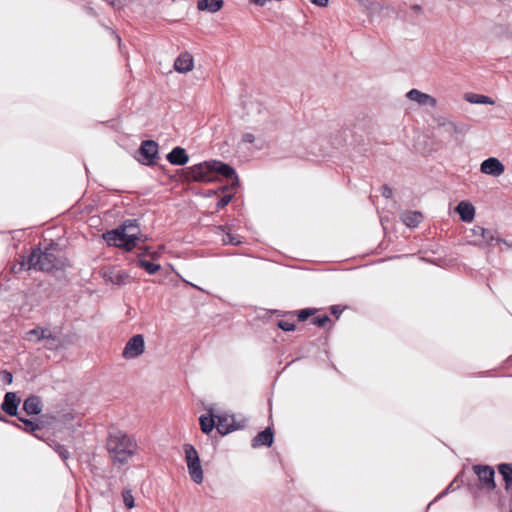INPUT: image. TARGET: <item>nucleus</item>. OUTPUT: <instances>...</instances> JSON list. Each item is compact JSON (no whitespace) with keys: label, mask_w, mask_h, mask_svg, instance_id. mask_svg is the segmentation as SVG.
Returning <instances> with one entry per match:
<instances>
[{"label":"nucleus","mask_w":512,"mask_h":512,"mask_svg":"<svg viewBox=\"0 0 512 512\" xmlns=\"http://www.w3.org/2000/svg\"><path fill=\"white\" fill-rule=\"evenodd\" d=\"M104 277L107 281H110L113 285H125L128 274L125 270L119 267H111L104 272Z\"/></svg>","instance_id":"18"},{"label":"nucleus","mask_w":512,"mask_h":512,"mask_svg":"<svg viewBox=\"0 0 512 512\" xmlns=\"http://www.w3.org/2000/svg\"><path fill=\"white\" fill-rule=\"evenodd\" d=\"M504 170L505 166L503 163L495 157L485 159L480 165V171L482 173L495 177L500 176Z\"/></svg>","instance_id":"13"},{"label":"nucleus","mask_w":512,"mask_h":512,"mask_svg":"<svg viewBox=\"0 0 512 512\" xmlns=\"http://www.w3.org/2000/svg\"><path fill=\"white\" fill-rule=\"evenodd\" d=\"M43 346L48 350H56L61 347V339L58 335L54 334L49 328H47L43 336Z\"/></svg>","instance_id":"26"},{"label":"nucleus","mask_w":512,"mask_h":512,"mask_svg":"<svg viewBox=\"0 0 512 512\" xmlns=\"http://www.w3.org/2000/svg\"><path fill=\"white\" fill-rule=\"evenodd\" d=\"M211 169L213 174L219 175L231 181V187L236 188L239 186V178L235 169L227 163L211 160Z\"/></svg>","instance_id":"11"},{"label":"nucleus","mask_w":512,"mask_h":512,"mask_svg":"<svg viewBox=\"0 0 512 512\" xmlns=\"http://www.w3.org/2000/svg\"><path fill=\"white\" fill-rule=\"evenodd\" d=\"M134 506H135L134 498H133V496L130 494V509H132Z\"/></svg>","instance_id":"53"},{"label":"nucleus","mask_w":512,"mask_h":512,"mask_svg":"<svg viewBox=\"0 0 512 512\" xmlns=\"http://www.w3.org/2000/svg\"><path fill=\"white\" fill-rule=\"evenodd\" d=\"M223 7V0H198L197 8L200 11L216 13Z\"/></svg>","instance_id":"27"},{"label":"nucleus","mask_w":512,"mask_h":512,"mask_svg":"<svg viewBox=\"0 0 512 512\" xmlns=\"http://www.w3.org/2000/svg\"><path fill=\"white\" fill-rule=\"evenodd\" d=\"M167 161L175 166H184L189 161V155L183 147H174L167 155Z\"/></svg>","instance_id":"17"},{"label":"nucleus","mask_w":512,"mask_h":512,"mask_svg":"<svg viewBox=\"0 0 512 512\" xmlns=\"http://www.w3.org/2000/svg\"><path fill=\"white\" fill-rule=\"evenodd\" d=\"M122 354L125 358L128 357V343L124 346Z\"/></svg>","instance_id":"52"},{"label":"nucleus","mask_w":512,"mask_h":512,"mask_svg":"<svg viewBox=\"0 0 512 512\" xmlns=\"http://www.w3.org/2000/svg\"><path fill=\"white\" fill-rule=\"evenodd\" d=\"M134 158L145 166L156 165L160 159L158 143L154 140H143Z\"/></svg>","instance_id":"4"},{"label":"nucleus","mask_w":512,"mask_h":512,"mask_svg":"<svg viewBox=\"0 0 512 512\" xmlns=\"http://www.w3.org/2000/svg\"><path fill=\"white\" fill-rule=\"evenodd\" d=\"M277 327L283 331L290 332L296 329V325L293 322H288L284 320L277 321Z\"/></svg>","instance_id":"35"},{"label":"nucleus","mask_w":512,"mask_h":512,"mask_svg":"<svg viewBox=\"0 0 512 512\" xmlns=\"http://www.w3.org/2000/svg\"><path fill=\"white\" fill-rule=\"evenodd\" d=\"M149 239L147 234L141 233L139 230L137 232H130L129 243H130V254L132 250L136 247L138 242H145Z\"/></svg>","instance_id":"32"},{"label":"nucleus","mask_w":512,"mask_h":512,"mask_svg":"<svg viewBox=\"0 0 512 512\" xmlns=\"http://www.w3.org/2000/svg\"><path fill=\"white\" fill-rule=\"evenodd\" d=\"M471 236L480 237V241H470L469 244L476 247L492 246L493 242L499 243L504 242L503 238L496 236V230L486 229L482 226L475 225L470 230Z\"/></svg>","instance_id":"7"},{"label":"nucleus","mask_w":512,"mask_h":512,"mask_svg":"<svg viewBox=\"0 0 512 512\" xmlns=\"http://www.w3.org/2000/svg\"><path fill=\"white\" fill-rule=\"evenodd\" d=\"M274 442V432L271 427H266L260 431L251 441L253 448H259L261 446L271 447Z\"/></svg>","instance_id":"14"},{"label":"nucleus","mask_w":512,"mask_h":512,"mask_svg":"<svg viewBox=\"0 0 512 512\" xmlns=\"http://www.w3.org/2000/svg\"><path fill=\"white\" fill-rule=\"evenodd\" d=\"M27 268V259H25L24 257H22L21 261L18 262L17 264H14L12 267H11V271L13 273H19L21 272L23 269Z\"/></svg>","instance_id":"37"},{"label":"nucleus","mask_w":512,"mask_h":512,"mask_svg":"<svg viewBox=\"0 0 512 512\" xmlns=\"http://www.w3.org/2000/svg\"><path fill=\"white\" fill-rule=\"evenodd\" d=\"M122 497H123V502H124L125 506L128 507V502H130V499H128V490H126V489L122 490Z\"/></svg>","instance_id":"48"},{"label":"nucleus","mask_w":512,"mask_h":512,"mask_svg":"<svg viewBox=\"0 0 512 512\" xmlns=\"http://www.w3.org/2000/svg\"><path fill=\"white\" fill-rule=\"evenodd\" d=\"M455 210L463 222L470 223L474 220L475 208L471 202L466 200L460 201Z\"/></svg>","instance_id":"19"},{"label":"nucleus","mask_w":512,"mask_h":512,"mask_svg":"<svg viewBox=\"0 0 512 512\" xmlns=\"http://www.w3.org/2000/svg\"><path fill=\"white\" fill-rule=\"evenodd\" d=\"M310 2L319 7H326L329 3V0H310Z\"/></svg>","instance_id":"45"},{"label":"nucleus","mask_w":512,"mask_h":512,"mask_svg":"<svg viewBox=\"0 0 512 512\" xmlns=\"http://www.w3.org/2000/svg\"><path fill=\"white\" fill-rule=\"evenodd\" d=\"M174 68L177 72L186 73L193 68V57L190 53H181L174 62Z\"/></svg>","instance_id":"22"},{"label":"nucleus","mask_w":512,"mask_h":512,"mask_svg":"<svg viewBox=\"0 0 512 512\" xmlns=\"http://www.w3.org/2000/svg\"><path fill=\"white\" fill-rule=\"evenodd\" d=\"M363 121H365V124L363 125V130H370L373 127V121L370 117H364Z\"/></svg>","instance_id":"44"},{"label":"nucleus","mask_w":512,"mask_h":512,"mask_svg":"<svg viewBox=\"0 0 512 512\" xmlns=\"http://www.w3.org/2000/svg\"><path fill=\"white\" fill-rule=\"evenodd\" d=\"M126 223L127 222L125 221L118 228L107 231L103 234V239L108 245L128 251V233L126 232L128 226Z\"/></svg>","instance_id":"8"},{"label":"nucleus","mask_w":512,"mask_h":512,"mask_svg":"<svg viewBox=\"0 0 512 512\" xmlns=\"http://www.w3.org/2000/svg\"><path fill=\"white\" fill-rule=\"evenodd\" d=\"M133 446H135V447H136V446H137V444H136V443H133L132 439L130 438V451H129L130 458L133 456V453H134V451L132 450V447H133Z\"/></svg>","instance_id":"51"},{"label":"nucleus","mask_w":512,"mask_h":512,"mask_svg":"<svg viewBox=\"0 0 512 512\" xmlns=\"http://www.w3.org/2000/svg\"><path fill=\"white\" fill-rule=\"evenodd\" d=\"M114 1H115V0H110V3H111L112 5H115V2H114Z\"/></svg>","instance_id":"55"},{"label":"nucleus","mask_w":512,"mask_h":512,"mask_svg":"<svg viewBox=\"0 0 512 512\" xmlns=\"http://www.w3.org/2000/svg\"><path fill=\"white\" fill-rule=\"evenodd\" d=\"M330 312L338 319L343 312V308L340 305H333L330 307Z\"/></svg>","instance_id":"41"},{"label":"nucleus","mask_w":512,"mask_h":512,"mask_svg":"<svg viewBox=\"0 0 512 512\" xmlns=\"http://www.w3.org/2000/svg\"><path fill=\"white\" fill-rule=\"evenodd\" d=\"M145 351V340L142 334H136L130 338V358H137Z\"/></svg>","instance_id":"23"},{"label":"nucleus","mask_w":512,"mask_h":512,"mask_svg":"<svg viewBox=\"0 0 512 512\" xmlns=\"http://www.w3.org/2000/svg\"><path fill=\"white\" fill-rule=\"evenodd\" d=\"M183 448L189 475L193 482L201 484L203 482V470L199 454L192 444H184Z\"/></svg>","instance_id":"5"},{"label":"nucleus","mask_w":512,"mask_h":512,"mask_svg":"<svg viewBox=\"0 0 512 512\" xmlns=\"http://www.w3.org/2000/svg\"><path fill=\"white\" fill-rule=\"evenodd\" d=\"M433 121L436 123L435 129L439 131L443 128L444 124H448L451 120H448L443 116H435L433 117Z\"/></svg>","instance_id":"38"},{"label":"nucleus","mask_w":512,"mask_h":512,"mask_svg":"<svg viewBox=\"0 0 512 512\" xmlns=\"http://www.w3.org/2000/svg\"><path fill=\"white\" fill-rule=\"evenodd\" d=\"M219 229L224 233L222 241L225 245L238 246L242 243V241L240 240V237L238 235H234V234L230 233L229 231H226L227 230L226 226H219Z\"/></svg>","instance_id":"31"},{"label":"nucleus","mask_w":512,"mask_h":512,"mask_svg":"<svg viewBox=\"0 0 512 512\" xmlns=\"http://www.w3.org/2000/svg\"><path fill=\"white\" fill-rule=\"evenodd\" d=\"M23 410L28 415H38L42 411V402L39 396H29L23 403Z\"/></svg>","instance_id":"24"},{"label":"nucleus","mask_w":512,"mask_h":512,"mask_svg":"<svg viewBox=\"0 0 512 512\" xmlns=\"http://www.w3.org/2000/svg\"><path fill=\"white\" fill-rule=\"evenodd\" d=\"M56 452L58 453V455L63 459V460H66L68 459L69 457V451L67 450V448L63 445H57L56 448H55Z\"/></svg>","instance_id":"39"},{"label":"nucleus","mask_w":512,"mask_h":512,"mask_svg":"<svg viewBox=\"0 0 512 512\" xmlns=\"http://www.w3.org/2000/svg\"><path fill=\"white\" fill-rule=\"evenodd\" d=\"M499 474L504 481V488L512 502V465L508 463H501L497 466Z\"/></svg>","instance_id":"21"},{"label":"nucleus","mask_w":512,"mask_h":512,"mask_svg":"<svg viewBox=\"0 0 512 512\" xmlns=\"http://www.w3.org/2000/svg\"><path fill=\"white\" fill-rule=\"evenodd\" d=\"M233 194H226L223 197H221L218 202L216 203V207L218 210L223 209L226 207L229 202L232 200Z\"/></svg>","instance_id":"36"},{"label":"nucleus","mask_w":512,"mask_h":512,"mask_svg":"<svg viewBox=\"0 0 512 512\" xmlns=\"http://www.w3.org/2000/svg\"><path fill=\"white\" fill-rule=\"evenodd\" d=\"M129 227H130V232L132 230H139L140 225H139L138 220L137 219H133V220L130 219Z\"/></svg>","instance_id":"46"},{"label":"nucleus","mask_w":512,"mask_h":512,"mask_svg":"<svg viewBox=\"0 0 512 512\" xmlns=\"http://www.w3.org/2000/svg\"><path fill=\"white\" fill-rule=\"evenodd\" d=\"M243 427L244 425H241L235 421L233 415H216V428L218 433L221 434L222 436L227 435Z\"/></svg>","instance_id":"12"},{"label":"nucleus","mask_w":512,"mask_h":512,"mask_svg":"<svg viewBox=\"0 0 512 512\" xmlns=\"http://www.w3.org/2000/svg\"><path fill=\"white\" fill-rule=\"evenodd\" d=\"M20 398L15 392H7L1 405L2 410L9 416H16Z\"/></svg>","instance_id":"16"},{"label":"nucleus","mask_w":512,"mask_h":512,"mask_svg":"<svg viewBox=\"0 0 512 512\" xmlns=\"http://www.w3.org/2000/svg\"><path fill=\"white\" fill-rule=\"evenodd\" d=\"M317 311H318V309H316V308H305V309H301L298 311H291V312H285V313L280 312L278 315L279 316H282V315L294 316V314H296L298 321L303 322V321H306L309 317L315 315Z\"/></svg>","instance_id":"28"},{"label":"nucleus","mask_w":512,"mask_h":512,"mask_svg":"<svg viewBox=\"0 0 512 512\" xmlns=\"http://www.w3.org/2000/svg\"><path fill=\"white\" fill-rule=\"evenodd\" d=\"M1 376H2V380L7 383V384H11L12 381H13V375L11 372L7 371V370H3L1 372Z\"/></svg>","instance_id":"40"},{"label":"nucleus","mask_w":512,"mask_h":512,"mask_svg":"<svg viewBox=\"0 0 512 512\" xmlns=\"http://www.w3.org/2000/svg\"><path fill=\"white\" fill-rule=\"evenodd\" d=\"M458 478H459V476H457V477L454 479V481H453L451 484H449V486L446 488V490H444V491L440 494V496L445 495V494L450 490V488L452 487L453 483L458 481Z\"/></svg>","instance_id":"50"},{"label":"nucleus","mask_w":512,"mask_h":512,"mask_svg":"<svg viewBox=\"0 0 512 512\" xmlns=\"http://www.w3.org/2000/svg\"><path fill=\"white\" fill-rule=\"evenodd\" d=\"M178 173H181L184 176V180L188 182H211L214 179L211 160L181 169Z\"/></svg>","instance_id":"3"},{"label":"nucleus","mask_w":512,"mask_h":512,"mask_svg":"<svg viewBox=\"0 0 512 512\" xmlns=\"http://www.w3.org/2000/svg\"><path fill=\"white\" fill-rule=\"evenodd\" d=\"M18 419L24 424V430L26 432L32 433L36 430L41 429V425L39 423H36L29 419H25L23 417H18Z\"/></svg>","instance_id":"33"},{"label":"nucleus","mask_w":512,"mask_h":512,"mask_svg":"<svg viewBox=\"0 0 512 512\" xmlns=\"http://www.w3.org/2000/svg\"><path fill=\"white\" fill-rule=\"evenodd\" d=\"M401 220L407 227L415 228L423 220V215L419 211H405L401 215Z\"/></svg>","instance_id":"25"},{"label":"nucleus","mask_w":512,"mask_h":512,"mask_svg":"<svg viewBox=\"0 0 512 512\" xmlns=\"http://www.w3.org/2000/svg\"><path fill=\"white\" fill-rule=\"evenodd\" d=\"M481 487L487 491L496 489L495 470L489 465L477 464L472 467Z\"/></svg>","instance_id":"9"},{"label":"nucleus","mask_w":512,"mask_h":512,"mask_svg":"<svg viewBox=\"0 0 512 512\" xmlns=\"http://www.w3.org/2000/svg\"><path fill=\"white\" fill-rule=\"evenodd\" d=\"M411 10H413L415 13L419 14L422 12V7L418 4H414L411 6Z\"/></svg>","instance_id":"49"},{"label":"nucleus","mask_w":512,"mask_h":512,"mask_svg":"<svg viewBox=\"0 0 512 512\" xmlns=\"http://www.w3.org/2000/svg\"><path fill=\"white\" fill-rule=\"evenodd\" d=\"M465 100L472 104H489L493 105L494 100L486 95L467 93L465 94Z\"/></svg>","instance_id":"30"},{"label":"nucleus","mask_w":512,"mask_h":512,"mask_svg":"<svg viewBox=\"0 0 512 512\" xmlns=\"http://www.w3.org/2000/svg\"><path fill=\"white\" fill-rule=\"evenodd\" d=\"M469 129L470 126L467 124L450 121L448 124H444L443 128L439 130L438 133L444 141H454L457 145H459L462 142L459 139V136L465 135Z\"/></svg>","instance_id":"6"},{"label":"nucleus","mask_w":512,"mask_h":512,"mask_svg":"<svg viewBox=\"0 0 512 512\" xmlns=\"http://www.w3.org/2000/svg\"><path fill=\"white\" fill-rule=\"evenodd\" d=\"M46 330L47 328L37 326L26 332L25 339L29 342L40 343L43 341V336Z\"/></svg>","instance_id":"29"},{"label":"nucleus","mask_w":512,"mask_h":512,"mask_svg":"<svg viewBox=\"0 0 512 512\" xmlns=\"http://www.w3.org/2000/svg\"><path fill=\"white\" fill-rule=\"evenodd\" d=\"M66 266V259L60 255L55 244H50L44 250L35 248L27 257V269H36L43 272L59 270Z\"/></svg>","instance_id":"1"},{"label":"nucleus","mask_w":512,"mask_h":512,"mask_svg":"<svg viewBox=\"0 0 512 512\" xmlns=\"http://www.w3.org/2000/svg\"><path fill=\"white\" fill-rule=\"evenodd\" d=\"M382 196L385 198H390L393 194L392 188H390L388 185H383L381 187Z\"/></svg>","instance_id":"42"},{"label":"nucleus","mask_w":512,"mask_h":512,"mask_svg":"<svg viewBox=\"0 0 512 512\" xmlns=\"http://www.w3.org/2000/svg\"><path fill=\"white\" fill-rule=\"evenodd\" d=\"M503 244H505L507 247L511 248L512 249V242H508L504 239V242H502Z\"/></svg>","instance_id":"54"},{"label":"nucleus","mask_w":512,"mask_h":512,"mask_svg":"<svg viewBox=\"0 0 512 512\" xmlns=\"http://www.w3.org/2000/svg\"><path fill=\"white\" fill-rule=\"evenodd\" d=\"M242 141L244 143H253L255 141V136L252 133H244L242 135Z\"/></svg>","instance_id":"43"},{"label":"nucleus","mask_w":512,"mask_h":512,"mask_svg":"<svg viewBox=\"0 0 512 512\" xmlns=\"http://www.w3.org/2000/svg\"><path fill=\"white\" fill-rule=\"evenodd\" d=\"M331 322V319L328 315H320L312 318L311 323L317 327H325L328 323Z\"/></svg>","instance_id":"34"},{"label":"nucleus","mask_w":512,"mask_h":512,"mask_svg":"<svg viewBox=\"0 0 512 512\" xmlns=\"http://www.w3.org/2000/svg\"><path fill=\"white\" fill-rule=\"evenodd\" d=\"M122 497H123V502H124L125 506L128 507V502H130V499H128V490H126V489L122 490Z\"/></svg>","instance_id":"47"},{"label":"nucleus","mask_w":512,"mask_h":512,"mask_svg":"<svg viewBox=\"0 0 512 512\" xmlns=\"http://www.w3.org/2000/svg\"><path fill=\"white\" fill-rule=\"evenodd\" d=\"M149 250V247H145L144 253H136L133 256L130 255V266L133 265L136 268L144 269L148 274L152 275L155 274L161 266L146 259V255H150L154 258L156 254L151 253Z\"/></svg>","instance_id":"10"},{"label":"nucleus","mask_w":512,"mask_h":512,"mask_svg":"<svg viewBox=\"0 0 512 512\" xmlns=\"http://www.w3.org/2000/svg\"><path fill=\"white\" fill-rule=\"evenodd\" d=\"M208 415H201L199 417L200 429L204 434H209L216 427V414L212 407L205 408Z\"/></svg>","instance_id":"20"},{"label":"nucleus","mask_w":512,"mask_h":512,"mask_svg":"<svg viewBox=\"0 0 512 512\" xmlns=\"http://www.w3.org/2000/svg\"><path fill=\"white\" fill-rule=\"evenodd\" d=\"M107 448L114 461L121 464L128 460V439L121 432L110 434L107 442Z\"/></svg>","instance_id":"2"},{"label":"nucleus","mask_w":512,"mask_h":512,"mask_svg":"<svg viewBox=\"0 0 512 512\" xmlns=\"http://www.w3.org/2000/svg\"><path fill=\"white\" fill-rule=\"evenodd\" d=\"M406 97L411 100L417 102L421 106H430L435 107L437 104V100L429 94L423 93L418 89H411L406 94Z\"/></svg>","instance_id":"15"}]
</instances>
